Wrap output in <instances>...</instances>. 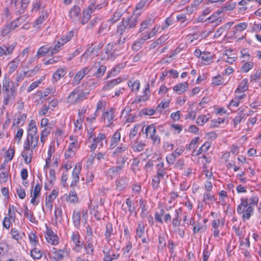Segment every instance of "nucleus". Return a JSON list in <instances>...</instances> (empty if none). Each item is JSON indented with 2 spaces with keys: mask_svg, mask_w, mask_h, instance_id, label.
Here are the masks:
<instances>
[{
  "mask_svg": "<svg viewBox=\"0 0 261 261\" xmlns=\"http://www.w3.org/2000/svg\"><path fill=\"white\" fill-rule=\"evenodd\" d=\"M82 169V165L80 163L77 164L74 167L72 173V180L70 184V187H74L76 185L80 180V174Z\"/></svg>",
  "mask_w": 261,
  "mask_h": 261,
  "instance_id": "obj_14",
  "label": "nucleus"
},
{
  "mask_svg": "<svg viewBox=\"0 0 261 261\" xmlns=\"http://www.w3.org/2000/svg\"><path fill=\"white\" fill-rule=\"evenodd\" d=\"M8 178V172L6 169V165L4 163L0 168V181L6 182Z\"/></svg>",
  "mask_w": 261,
  "mask_h": 261,
  "instance_id": "obj_47",
  "label": "nucleus"
},
{
  "mask_svg": "<svg viewBox=\"0 0 261 261\" xmlns=\"http://www.w3.org/2000/svg\"><path fill=\"white\" fill-rule=\"evenodd\" d=\"M215 200L214 196L211 192L205 191L203 194V201L207 204L209 202H213Z\"/></svg>",
  "mask_w": 261,
  "mask_h": 261,
  "instance_id": "obj_54",
  "label": "nucleus"
},
{
  "mask_svg": "<svg viewBox=\"0 0 261 261\" xmlns=\"http://www.w3.org/2000/svg\"><path fill=\"white\" fill-rule=\"evenodd\" d=\"M29 239L32 247H36L39 244L38 237L32 232L29 234Z\"/></svg>",
  "mask_w": 261,
  "mask_h": 261,
  "instance_id": "obj_52",
  "label": "nucleus"
},
{
  "mask_svg": "<svg viewBox=\"0 0 261 261\" xmlns=\"http://www.w3.org/2000/svg\"><path fill=\"white\" fill-rule=\"evenodd\" d=\"M248 80L246 79H243L240 85H239L238 87L237 88V89L235 90L236 93L238 92H241L243 93L245 91H247L248 89Z\"/></svg>",
  "mask_w": 261,
  "mask_h": 261,
  "instance_id": "obj_44",
  "label": "nucleus"
},
{
  "mask_svg": "<svg viewBox=\"0 0 261 261\" xmlns=\"http://www.w3.org/2000/svg\"><path fill=\"white\" fill-rule=\"evenodd\" d=\"M23 149L21 152V156L23 157L24 162L26 164H29L31 163L33 156V150L34 149H32L30 147H28V146H23Z\"/></svg>",
  "mask_w": 261,
  "mask_h": 261,
  "instance_id": "obj_15",
  "label": "nucleus"
},
{
  "mask_svg": "<svg viewBox=\"0 0 261 261\" xmlns=\"http://www.w3.org/2000/svg\"><path fill=\"white\" fill-rule=\"evenodd\" d=\"M156 133L155 126L152 124L148 126L145 129V133L147 138L152 137Z\"/></svg>",
  "mask_w": 261,
  "mask_h": 261,
  "instance_id": "obj_55",
  "label": "nucleus"
},
{
  "mask_svg": "<svg viewBox=\"0 0 261 261\" xmlns=\"http://www.w3.org/2000/svg\"><path fill=\"white\" fill-rule=\"evenodd\" d=\"M15 46V43H13L11 44H7L6 45H0V57L11 55Z\"/></svg>",
  "mask_w": 261,
  "mask_h": 261,
  "instance_id": "obj_19",
  "label": "nucleus"
},
{
  "mask_svg": "<svg viewBox=\"0 0 261 261\" xmlns=\"http://www.w3.org/2000/svg\"><path fill=\"white\" fill-rule=\"evenodd\" d=\"M124 66L125 64L123 63H120L118 65H117L116 67L113 68L110 72H109L107 78L111 76H116L120 72L121 69H122L124 67Z\"/></svg>",
  "mask_w": 261,
  "mask_h": 261,
  "instance_id": "obj_43",
  "label": "nucleus"
},
{
  "mask_svg": "<svg viewBox=\"0 0 261 261\" xmlns=\"http://www.w3.org/2000/svg\"><path fill=\"white\" fill-rule=\"evenodd\" d=\"M164 177H161L158 175H155L152 177L151 181V186L153 188L156 189L159 186L160 180Z\"/></svg>",
  "mask_w": 261,
  "mask_h": 261,
  "instance_id": "obj_59",
  "label": "nucleus"
},
{
  "mask_svg": "<svg viewBox=\"0 0 261 261\" xmlns=\"http://www.w3.org/2000/svg\"><path fill=\"white\" fill-rule=\"evenodd\" d=\"M72 221L74 226L79 228L81 225V213L77 210H74L72 215Z\"/></svg>",
  "mask_w": 261,
  "mask_h": 261,
  "instance_id": "obj_33",
  "label": "nucleus"
},
{
  "mask_svg": "<svg viewBox=\"0 0 261 261\" xmlns=\"http://www.w3.org/2000/svg\"><path fill=\"white\" fill-rule=\"evenodd\" d=\"M33 248L30 251V255L34 259H40L43 255V251L37 246Z\"/></svg>",
  "mask_w": 261,
  "mask_h": 261,
  "instance_id": "obj_32",
  "label": "nucleus"
},
{
  "mask_svg": "<svg viewBox=\"0 0 261 261\" xmlns=\"http://www.w3.org/2000/svg\"><path fill=\"white\" fill-rule=\"evenodd\" d=\"M149 85V84H147L146 88L143 90V95L136 96L133 103H138L140 102H144L149 99L150 96Z\"/></svg>",
  "mask_w": 261,
  "mask_h": 261,
  "instance_id": "obj_18",
  "label": "nucleus"
},
{
  "mask_svg": "<svg viewBox=\"0 0 261 261\" xmlns=\"http://www.w3.org/2000/svg\"><path fill=\"white\" fill-rule=\"evenodd\" d=\"M81 9L79 6H73L69 11V14L70 18L73 20H76L79 18Z\"/></svg>",
  "mask_w": 261,
  "mask_h": 261,
  "instance_id": "obj_37",
  "label": "nucleus"
},
{
  "mask_svg": "<svg viewBox=\"0 0 261 261\" xmlns=\"http://www.w3.org/2000/svg\"><path fill=\"white\" fill-rule=\"evenodd\" d=\"M104 261H112L117 259L120 256L119 253L114 252L113 246H105L103 248Z\"/></svg>",
  "mask_w": 261,
  "mask_h": 261,
  "instance_id": "obj_6",
  "label": "nucleus"
},
{
  "mask_svg": "<svg viewBox=\"0 0 261 261\" xmlns=\"http://www.w3.org/2000/svg\"><path fill=\"white\" fill-rule=\"evenodd\" d=\"M145 233V226L142 222L138 223L136 229V235L139 238H141Z\"/></svg>",
  "mask_w": 261,
  "mask_h": 261,
  "instance_id": "obj_51",
  "label": "nucleus"
},
{
  "mask_svg": "<svg viewBox=\"0 0 261 261\" xmlns=\"http://www.w3.org/2000/svg\"><path fill=\"white\" fill-rule=\"evenodd\" d=\"M95 242L94 238L87 239L84 248L86 254L88 255L92 256L93 255L94 246L95 244Z\"/></svg>",
  "mask_w": 261,
  "mask_h": 261,
  "instance_id": "obj_20",
  "label": "nucleus"
},
{
  "mask_svg": "<svg viewBox=\"0 0 261 261\" xmlns=\"http://www.w3.org/2000/svg\"><path fill=\"white\" fill-rule=\"evenodd\" d=\"M220 221L219 219H215L212 221V229L213 235L215 237H218L219 236V227L220 226Z\"/></svg>",
  "mask_w": 261,
  "mask_h": 261,
  "instance_id": "obj_45",
  "label": "nucleus"
},
{
  "mask_svg": "<svg viewBox=\"0 0 261 261\" xmlns=\"http://www.w3.org/2000/svg\"><path fill=\"white\" fill-rule=\"evenodd\" d=\"M50 48L51 47L48 45H45L40 47L37 51L36 56L38 58L43 57L49 51Z\"/></svg>",
  "mask_w": 261,
  "mask_h": 261,
  "instance_id": "obj_41",
  "label": "nucleus"
},
{
  "mask_svg": "<svg viewBox=\"0 0 261 261\" xmlns=\"http://www.w3.org/2000/svg\"><path fill=\"white\" fill-rule=\"evenodd\" d=\"M128 148L127 145L124 144H120L119 146H117L112 154L114 158H116V164H125L128 158Z\"/></svg>",
  "mask_w": 261,
  "mask_h": 261,
  "instance_id": "obj_1",
  "label": "nucleus"
},
{
  "mask_svg": "<svg viewBox=\"0 0 261 261\" xmlns=\"http://www.w3.org/2000/svg\"><path fill=\"white\" fill-rule=\"evenodd\" d=\"M39 70V68L36 66L34 69L27 71H22L17 73L16 80L18 82L21 81L28 74V76H32L37 72Z\"/></svg>",
  "mask_w": 261,
  "mask_h": 261,
  "instance_id": "obj_24",
  "label": "nucleus"
},
{
  "mask_svg": "<svg viewBox=\"0 0 261 261\" xmlns=\"http://www.w3.org/2000/svg\"><path fill=\"white\" fill-rule=\"evenodd\" d=\"M15 89L14 87L13 83L11 82L9 77L5 76L3 81V91L10 90Z\"/></svg>",
  "mask_w": 261,
  "mask_h": 261,
  "instance_id": "obj_35",
  "label": "nucleus"
},
{
  "mask_svg": "<svg viewBox=\"0 0 261 261\" xmlns=\"http://www.w3.org/2000/svg\"><path fill=\"white\" fill-rule=\"evenodd\" d=\"M245 114L242 113H239L233 119V124L234 127L240 124L242 120L244 118Z\"/></svg>",
  "mask_w": 261,
  "mask_h": 261,
  "instance_id": "obj_60",
  "label": "nucleus"
},
{
  "mask_svg": "<svg viewBox=\"0 0 261 261\" xmlns=\"http://www.w3.org/2000/svg\"><path fill=\"white\" fill-rule=\"evenodd\" d=\"M254 209L251 206L245 204V203L240 201V203L237 207V212L239 215H241L242 219L245 222L250 219L253 215Z\"/></svg>",
  "mask_w": 261,
  "mask_h": 261,
  "instance_id": "obj_3",
  "label": "nucleus"
},
{
  "mask_svg": "<svg viewBox=\"0 0 261 261\" xmlns=\"http://www.w3.org/2000/svg\"><path fill=\"white\" fill-rule=\"evenodd\" d=\"M182 214V210L180 208L175 210L174 217L172 221V225L173 227H177L180 226V216Z\"/></svg>",
  "mask_w": 261,
  "mask_h": 261,
  "instance_id": "obj_28",
  "label": "nucleus"
},
{
  "mask_svg": "<svg viewBox=\"0 0 261 261\" xmlns=\"http://www.w3.org/2000/svg\"><path fill=\"white\" fill-rule=\"evenodd\" d=\"M154 22H153L152 20L147 18L146 19L143 21L141 24V27L139 29L140 32L143 31L145 29L148 28L150 26L152 25Z\"/></svg>",
  "mask_w": 261,
  "mask_h": 261,
  "instance_id": "obj_56",
  "label": "nucleus"
},
{
  "mask_svg": "<svg viewBox=\"0 0 261 261\" xmlns=\"http://www.w3.org/2000/svg\"><path fill=\"white\" fill-rule=\"evenodd\" d=\"M129 178L126 176H122L116 180L117 188L119 191L124 190L128 185Z\"/></svg>",
  "mask_w": 261,
  "mask_h": 261,
  "instance_id": "obj_25",
  "label": "nucleus"
},
{
  "mask_svg": "<svg viewBox=\"0 0 261 261\" xmlns=\"http://www.w3.org/2000/svg\"><path fill=\"white\" fill-rule=\"evenodd\" d=\"M77 143H70L68 149L65 151L64 156L66 159H69L73 157L75 154L77 149L79 147Z\"/></svg>",
  "mask_w": 261,
  "mask_h": 261,
  "instance_id": "obj_21",
  "label": "nucleus"
},
{
  "mask_svg": "<svg viewBox=\"0 0 261 261\" xmlns=\"http://www.w3.org/2000/svg\"><path fill=\"white\" fill-rule=\"evenodd\" d=\"M15 221V214L14 206L10 205L9 208L8 214L3 221V226L7 229H8L12 226L13 223Z\"/></svg>",
  "mask_w": 261,
  "mask_h": 261,
  "instance_id": "obj_4",
  "label": "nucleus"
},
{
  "mask_svg": "<svg viewBox=\"0 0 261 261\" xmlns=\"http://www.w3.org/2000/svg\"><path fill=\"white\" fill-rule=\"evenodd\" d=\"M39 137L36 134H29L26 140L24 142V146H28L32 149H35L38 145Z\"/></svg>",
  "mask_w": 261,
  "mask_h": 261,
  "instance_id": "obj_10",
  "label": "nucleus"
},
{
  "mask_svg": "<svg viewBox=\"0 0 261 261\" xmlns=\"http://www.w3.org/2000/svg\"><path fill=\"white\" fill-rule=\"evenodd\" d=\"M113 48V45L109 43L105 48V53L107 55V59L111 61H113L120 54L119 51L116 49L112 50Z\"/></svg>",
  "mask_w": 261,
  "mask_h": 261,
  "instance_id": "obj_17",
  "label": "nucleus"
},
{
  "mask_svg": "<svg viewBox=\"0 0 261 261\" xmlns=\"http://www.w3.org/2000/svg\"><path fill=\"white\" fill-rule=\"evenodd\" d=\"M156 175L161 177H164L166 173L164 167V164L163 162L159 163L156 165Z\"/></svg>",
  "mask_w": 261,
  "mask_h": 261,
  "instance_id": "obj_49",
  "label": "nucleus"
},
{
  "mask_svg": "<svg viewBox=\"0 0 261 261\" xmlns=\"http://www.w3.org/2000/svg\"><path fill=\"white\" fill-rule=\"evenodd\" d=\"M121 139L120 129L116 130L110 139L109 150L114 149L119 144Z\"/></svg>",
  "mask_w": 261,
  "mask_h": 261,
  "instance_id": "obj_16",
  "label": "nucleus"
},
{
  "mask_svg": "<svg viewBox=\"0 0 261 261\" xmlns=\"http://www.w3.org/2000/svg\"><path fill=\"white\" fill-rule=\"evenodd\" d=\"M116 166H112L106 172V175L111 178H113L119 174L124 168L125 164H117Z\"/></svg>",
  "mask_w": 261,
  "mask_h": 261,
  "instance_id": "obj_13",
  "label": "nucleus"
},
{
  "mask_svg": "<svg viewBox=\"0 0 261 261\" xmlns=\"http://www.w3.org/2000/svg\"><path fill=\"white\" fill-rule=\"evenodd\" d=\"M114 118V112L113 109L111 108L105 112L102 116V119L107 127L110 126L113 124Z\"/></svg>",
  "mask_w": 261,
  "mask_h": 261,
  "instance_id": "obj_12",
  "label": "nucleus"
},
{
  "mask_svg": "<svg viewBox=\"0 0 261 261\" xmlns=\"http://www.w3.org/2000/svg\"><path fill=\"white\" fill-rule=\"evenodd\" d=\"M151 3V0H141L137 5L135 12L138 14H140L142 10L145 7H148Z\"/></svg>",
  "mask_w": 261,
  "mask_h": 261,
  "instance_id": "obj_34",
  "label": "nucleus"
},
{
  "mask_svg": "<svg viewBox=\"0 0 261 261\" xmlns=\"http://www.w3.org/2000/svg\"><path fill=\"white\" fill-rule=\"evenodd\" d=\"M69 252V249L64 248L63 249L55 250L53 253L55 258L59 260H63L65 257L68 256Z\"/></svg>",
  "mask_w": 261,
  "mask_h": 261,
  "instance_id": "obj_27",
  "label": "nucleus"
},
{
  "mask_svg": "<svg viewBox=\"0 0 261 261\" xmlns=\"http://www.w3.org/2000/svg\"><path fill=\"white\" fill-rule=\"evenodd\" d=\"M113 228L111 223H108L106 225V230L105 232V237L106 240L109 245H111V242H113L111 239V236L113 235Z\"/></svg>",
  "mask_w": 261,
  "mask_h": 261,
  "instance_id": "obj_26",
  "label": "nucleus"
},
{
  "mask_svg": "<svg viewBox=\"0 0 261 261\" xmlns=\"http://www.w3.org/2000/svg\"><path fill=\"white\" fill-rule=\"evenodd\" d=\"M66 201L71 203L78 202L79 198L75 190H71L69 192L68 195L67 196Z\"/></svg>",
  "mask_w": 261,
  "mask_h": 261,
  "instance_id": "obj_42",
  "label": "nucleus"
},
{
  "mask_svg": "<svg viewBox=\"0 0 261 261\" xmlns=\"http://www.w3.org/2000/svg\"><path fill=\"white\" fill-rule=\"evenodd\" d=\"M45 236L47 242L51 245H57L59 244V240L57 234L46 225Z\"/></svg>",
  "mask_w": 261,
  "mask_h": 261,
  "instance_id": "obj_7",
  "label": "nucleus"
},
{
  "mask_svg": "<svg viewBox=\"0 0 261 261\" xmlns=\"http://www.w3.org/2000/svg\"><path fill=\"white\" fill-rule=\"evenodd\" d=\"M90 5L88 6L87 10L83 13L84 14L82 20V23L83 24H85V22L88 21L90 18V14L92 13V11L95 9V0H90Z\"/></svg>",
  "mask_w": 261,
  "mask_h": 261,
  "instance_id": "obj_22",
  "label": "nucleus"
},
{
  "mask_svg": "<svg viewBox=\"0 0 261 261\" xmlns=\"http://www.w3.org/2000/svg\"><path fill=\"white\" fill-rule=\"evenodd\" d=\"M128 86L131 88L132 91L137 92L140 89V82L138 80L132 79L128 82Z\"/></svg>",
  "mask_w": 261,
  "mask_h": 261,
  "instance_id": "obj_36",
  "label": "nucleus"
},
{
  "mask_svg": "<svg viewBox=\"0 0 261 261\" xmlns=\"http://www.w3.org/2000/svg\"><path fill=\"white\" fill-rule=\"evenodd\" d=\"M250 196L241 197L240 201H242L254 208V207L257 206L258 205L259 197L258 195L252 190L250 191Z\"/></svg>",
  "mask_w": 261,
  "mask_h": 261,
  "instance_id": "obj_5",
  "label": "nucleus"
},
{
  "mask_svg": "<svg viewBox=\"0 0 261 261\" xmlns=\"http://www.w3.org/2000/svg\"><path fill=\"white\" fill-rule=\"evenodd\" d=\"M170 100L169 99H163L160 103L157 106L156 110L161 112L163 109L168 108L169 106Z\"/></svg>",
  "mask_w": 261,
  "mask_h": 261,
  "instance_id": "obj_58",
  "label": "nucleus"
},
{
  "mask_svg": "<svg viewBox=\"0 0 261 261\" xmlns=\"http://www.w3.org/2000/svg\"><path fill=\"white\" fill-rule=\"evenodd\" d=\"M253 63L251 62H246L241 67V70L243 72H247L253 68Z\"/></svg>",
  "mask_w": 261,
  "mask_h": 261,
  "instance_id": "obj_63",
  "label": "nucleus"
},
{
  "mask_svg": "<svg viewBox=\"0 0 261 261\" xmlns=\"http://www.w3.org/2000/svg\"><path fill=\"white\" fill-rule=\"evenodd\" d=\"M37 128L36 125V122L34 120H31L29 124L28 133L37 134Z\"/></svg>",
  "mask_w": 261,
  "mask_h": 261,
  "instance_id": "obj_57",
  "label": "nucleus"
},
{
  "mask_svg": "<svg viewBox=\"0 0 261 261\" xmlns=\"http://www.w3.org/2000/svg\"><path fill=\"white\" fill-rule=\"evenodd\" d=\"M24 215L32 223H36L37 222V220L34 216L33 213L31 211L29 210L27 206L25 208Z\"/></svg>",
  "mask_w": 261,
  "mask_h": 261,
  "instance_id": "obj_53",
  "label": "nucleus"
},
{
  "mask_svg": "<svg viewBox=\"0 0 261 261\" xmlns=\"http://www.w3.org/2000/svg\"><path fill=\"white\" fill-rule=\"evenodd\" d=\"M55 147L52 146L51 145H50L49 147L48 151H47V157L46 159V161H45L46 164L44 167V169L45 168H48V167L49 166V165H50V163L51 162V155H52V154L55 152Z\"/></svg>",
  "mask_w": 261,
  "mask_h": 261,
  "instance_id": "obj_50",
  "label": "nucleus"
},
{
  "mask_svg": "<svg viewBox=\"0 0 261 261\" xmlns=\"http://www.w3.org/2000/svg\"><path fill=\"white\" fill-rule=\"evenodd\" d=\"M187 82L180 83L173 87V90L178 94H181L188 89Z\"/></svg>",
  "mask_w": 261,
  "mask_h": 261,
  "instance_id": "obj_30",
  "label": "nucleus"
},
{
  "mask_svg": "<svg viewBox=\"0 0 261 261\" xmlns=\"http://www.w3.org/2000/svg\"><path fill=\"white\" fill-rule=\"evenodd\" d=\"M65 68H61L58 69L53 75V80L54 82L59 81L62 77H63L66 74Z\"/></svg>",
  "mask_w": 261,
  "mask_h": 261,
  "instance_id": "obj_39",
  "label": "nucleus"
},
{
  "mask_svg": "<svg viewBox=\"0 0 261 261\" xmlns=\"http://www.w3.org/2000/svg\"><path fill=\"white\" fill-rule=\"evenodd\" d=\"M90 70V67H85L79 70L73 77L72 84L73 85H78L84 77L89 72Z\"/></svg>",
  "mask_w": 261,
  "mask_h": 261,
  "instance_id": "obj_11",
  "label": "nucleus"
},
{
  "mask_svg": "<svg viewBox=\"0 0 261 261\" xmlns=\"http://www.w3.org/2000/svg\"><path fill=\"white\" fill-rule=\"evenodd\" d=\"M138 22V17L137 16H132L130 18H126L124 20V24L127 25L128 29L135 27Z\"/></svg>",
  "mask_w": 261,
  "mask_h": 261,
  "instance_id": "obj_46",
  "label": "nucleus"
},
{
  "mask_svg": "<svg viewBox=\"0 0 261 261\" xmlns=\"http://www.w3.org/2000/svg\"><path fill=\"white\" fill-rule=\"evenodd\" d=\"M145 146V144L142 141L134 140L131 142L130 146L134 152H140L142 151Z\"/></svg>",
  "mask_w": 261,
  "mask_h": 261,
  "instance_id": "obj_29",
  "label": "nucleus"
},
{
  "mask_svg": "<svg viewBox=\"0 0 261 261\" xmlns=\"http://www.w3.org/2000/svg\"><path fill=\"white\" fill-rule=\"evenodd\" d=\"M209 120V117L205 115L199 116L196 120V123L198 125L202 126Z\"/></svg>",
  "mask_w": 261,
  "mask_h": 261,
  "instance_id": "obj_62",
  "label": "nucleus"
},
{
  "mask_svg": "<svg viewBox=\"0 0 261 261\" xmlns=\"http://www.w3.org/2000/svg\"><path fill=\"white\" fill-rule=\"evenodd\" d=\"M121 82V79L119 77L116 79L112 80L108 83H107L103 87L102 90L105 91L110 90V89L114 88L117 84H119Z\"/></svg>",
  "mask_w": 261,
  "mask_h": 261,
  "instance_id": "obj_31",
  "label": "nucleus"
},
{
  "mask_svg": "<svg viewBox=\"0 0 261 261\" xmlns=\"http://www.w3.org/2000/svg\"><path fill=\"white\" fill-rule=\"evenodd\" d=\"M89 94L88 92H83L80 88L74 89L69 95L67 98V103L70 105H74L81 102L87 98Z\"/></svg>",
  "mask_w": 261,
  "mask_h": 261,
  "instance_id": "obj_2",
  "label": "nucleus"
},
{
  "mask_svg": "<svg viewBox=\"0 0 261 261\" xmlns=\"http://www.w3.org/2000/svg\"><path fill=\"white\" fill-rule=\"evenodd\" d=\"M48 12L46 10L43 11L41 14L36 20L34 26L37 27L38 28L40 27L39 25L43 23V22L47 18Z\"/></svg>",
  "mask_w": 261,
  "mask_h": 261,
  "instance_id": "obj_38",
  "label": "nucleus"
},
{
  "mask_svg": "<svg viewBox=\"0 0 261 261\" xmlns=\"http://www.w3.org/2000/svg\"><path fill=\"white\" fill-rule=\"evenodd\" d=\"M71 243L73 247V250L80 252L82 248L83 243L81 241L80 236L77 231L73 232L71 236Z\"/></svg>",
  "mask_w": 261,
  "mask_h": 261,
  "instance_id": "obj_8",
  "label": "nucleus"
},
{
  "mask_svg": "<svg viewBox=\"0 0 261 261\" xmlns=\"http://www.w3.org/2000/svg\"><path fill=\"white\" fill-rule=\"evenodd\" d=\"M107 68L105 65H100L99 68L97 69L96 72H95V75L97 77L100 78L102 77L105 74Z\"/></svg>",
  "mask_w": 261,
  "mask_h": 261,
  "instance_id": "obj_64",
  "label": "nucleus"
},
{
  "mask_svg": "<svg viewBox=\"0 0 261 261\" xmlns=\"http://www.w3.org/2000/svg\"><path fill=\"white\" fill-rule=\"evenodd\" d=\"M12 238L19 243L24 236L23 233H21L16 228H12L10 231Z\"/></svg>",
  "mask_w": 261,
  "mask_h": 261,
  "instance_id": "obj_40",
  "label": "nucleus"
},
{
  "mask_svg": "<svg viewBox=\"0 0 261 261\" xmlns=\"http://www.w3.org/2000/svg\"><path fill=\"white\" fill-rule=\"evenodd\" d=\"M74 36V33L72 31H70L67 33L66 35L63 36L62 37L60 38L58 41H59V43L61 44V45H64L65 43L70 41L71 38Z\"/></svg>",
  "mask_w": 261,
  "mask_h": 261,
  "instance_id": "obj_48",
  "label": "nucleus"
},
{
  "mask_svg": "<svg viewBox=\"0 0 261 261\" xmlns=\"http://www.w3.org/2000/svg\"><path fill=\"white\" fill-rule=\"evenodd\" d=\"M55 199L50 197L49 196H46L45 200V205L46 208L49 211H51L53 207V202L54 201Z\"/></svg>",
  "mask_w": 261,
  "mask_h": 261,
  "instance_id": "obj_61",
  "label": "nucleus"
},
{
  "mask_svg": "<svg viewBox=\"0 0 261 261\" xmlns=\"http://www.w3.org/2000/svg\"><path fill=\"white\" fill-rule=\"evenodd\" d=\"M106 139V135L103 133H99L97 137L93 139V143L90 146L91 151H93L97 147L99 149L103 147V141Z\"/></svg>",
  "mask_w": 261,
  "mask_h": 261,
  "instance_id": "obj_9",
  "label": "nucleus"
},
{
  "mask_svg": "<svg viewBox=\"0 0 261 261\" xmlns=\"http://www.w3.org/2000/svg\"><path fill=\"white\" fill-rule=\"evenodd\" d=\"M4 103L5 105H8L10 102L12 101L15 96L16 89L4 91Z\"/></svg>",
  "mask_w": 261,
  "mask_h": 261,
  "instance_id": "obj_23",
  "label": "nucleus"
}]
</instances>
